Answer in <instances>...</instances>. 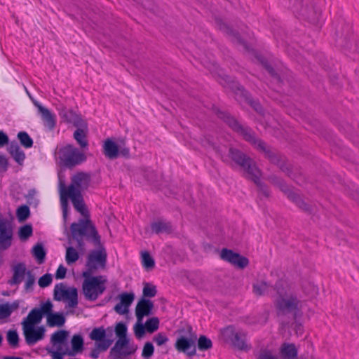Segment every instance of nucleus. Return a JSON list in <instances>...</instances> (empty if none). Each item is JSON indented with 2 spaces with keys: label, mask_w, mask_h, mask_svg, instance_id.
Wrapping results in <instances>:
<instances>
[{
  "label": "nucleus",
  "mask_w": 359,
  "mask_h": 359,
  "mask_svg": "<svg viewBox=\"0 0 359 359\" xmlns=\"http://www.w3.org/2000/svg\"><path fill=\"white\" fill-rule=\"evenodd\" d=\"M18 138L20 144L25 148H31L33 146V140L30 137L27 133L25 131L19 132Z\"/></svg>",
  "instance_id": "nucleus-44"
},
{
  "label": "nucleus",
  "mask_w": 359,
  "mask_h": 359,
  "mask_svg": "<svg viewBox=\"0 0 359 359\" xmlns=\"http://www.w3.org/2000/svg\"><path fill=\"white\" fill-rule=\"evenodd\" d=\"M145 325H144L142 322H139L137 320V323L134 326V332L135 335L137 338L140 339L142 338L144 334H145Z\"/></svg>",
  "instance_id": "nucleus-58"
},
{
  "label": "nucleus",
  "mask_w": 359,
  "mask_h": 359,
  "mask_svg": "<svg viewBox=\"0 0 359 359\" xmlns=\"http://www.w3.org/2000/svg\"><path fill=\"white\" fill-rule=\"evenodd\" d=\"M11 316V310L8 307V304H0V319H4Z\"/></svg>",
  "instance_id": "nucleus-61"
},
{
  "label": "nucleus",
  "mask_w": 359,
  "mask_h": 359,
  "mask_svg": "<svg viewBox=\"0 0 359 359\" xmlns=\"http://www.w3.org/2000/svg\"><path fill=\"white\" fill-rule=\"evenodd\" d=\"M290 1L292 4L291 9L297 17L308 20L312 23L316 22L320 14L319 11L309 7L307 4L303 5L302 0Z\"/></svg>",
  "instance_id": "nucleus-9"
},
{
  "label": "nucleus",
  "mask_w": 359,
  "mask_h": 359,
  "mask_svg": "<svg viewBox=\"0 0 359 359\" xmlns=\"http://www.w3.org/2000/svg\"><path fill=\"white\" fill-rule=\"evenodd\" d=\"M220 257L222 259L226 261L240 269H244L249 264V261L246 257L226 248L222 250L220 252Z\"/></svg>",
  "instance_id": "nucleus-15"
},
{
  "label": "nucleus",
  "mask_w": 359,
  "mask_h": 359,
  "mask_svg": "<svg viewBox=\"0 0 359 359\" xmlns=\"http://www.w3.org/2000/svg\"><path fill=\"white\" fill-rule=\"evenodd\" d=\"M62 301L67 302L70 308H75L78 304V291L75 287L66 289L64 299Z\"/></svg>",
  "instance_id": "nucleus-32"
},
{
  "label": "nucleus",
  "mask_w": 359,
  "mask_h": 359,
  "mask_svg": "<svg viewBox=\"0 0 359 359\" xmlns=\"http://www.w3.org/2000/svg\"><path fill=\"white\" fill-rule=\"evenodd\" d=\"M153 340L158 346H161L168 341V338L165 334L158 333L154 336Z\"/></svg>",
  "instance_id": "nucleus-62"
},
{
  "label": "nucleus",
  "mask_w": 359,
  "mask_h": 359,
  "mask_svg": "<svg viewBox=\"0 0 359 359\" xmlns=\"http://www.w3.org/2000/svg\"><path fill=\"white\" fill-rule=\"evenodd\" d=\"M219 29L226 33L229 36L231 37V40L239 43H243V41L241 40L238 33L234 30H233L231 27H229L226 24L219 25Z\"/></svg>",
  "instance_id": "nucleus-43"
},
{
  "label": "nucleus",
  "mask_w": 359,
  "mask_h": 359,
  "mask_svg": "<svg viewBox=\"0 0 359 359\" xmlns=\"http://www.w3.org/2000/svg\"><path fill=\"white\" fill-rule=\"evenodd\" d=\"M220 257L222 259L226 261L240 269H244L249 264V261L246 257L226 248L222 250L220 252Z\"/></svg>",
  "instance_id": "nucleus-17"
},
{
  "label": "nucleus",
  "mask_w": 359,
  "mask_h": 359,
  "mask_svg": "<svg viewBox=\"0 0 359 359\" xmlns=\"http://www.w3.org/2000/svg\"><path fill=\"white\" fill-rule=\"evenodd\" d=\"M142 263L143 266L147 270H151L154 269L155 266V262L154 259L152 258V257L150 255V254L144 251L142 252Z\"/></svg>",
  "instance_id": "nucleus-45"
},
{
  "label": "nucleus",
  "mask_w": 359,
  "mask_h": 359,
  "mask_svg": "<svg viewBox=\"0 0 359 359\" xmlns=\"http://www.w3.org/2000/svg\"><path fill=\"white\" fill-rule=\"evenodd\" d=\"M72 350L66 348L67 351V355L74 356L77 353H81L83 349V339L79 334H75L72 337Z\"/></svg>",
  "instance_id": "nucleus-28"
},
{
  "label": "nucleus",
  "mask_w": 359,
  "mask_h": 359,
  "mask_svg": "<svg viewBox=\"0 0 359 359\" xmlns=\"http://www.w3.org/2000/svg\"><path fill=\"white\" fill-rule=\"evenodd\" d=\"M197 341L198 348L200 351H206L212 347V341L205 335H201Z\"/></svg>",
  "instance_id": "nucleus-46"
},
{
  "label": "nucleus",
  "mask_w": 359,
  "mask_h": 359,
  "mask_svg": "<svg viewBox=\"0 0 359 359\" xmlns=\"http://www.w3.org/2000/svg\"><path fill=\"white\" fill-rule=\"evenodd\" d=\"M57 154L60 163L68 168H72L86 161L85 154L72 144L60 148Z\"/></svg>",
  "instance_id": "nucleus-4"
},
{
  "label": "nucleus",
  "mask_w": 359,
  "mask_h": 359,
  "mask_svg": "<svg viewBox=\"0 0 359 359\" xmlns=\"http://www.w3.org/2000/svg\"><path fill=\"white\" fill-rule=\"evenodd\" d=\"M67 273V269L62 266L60 265L57 268L55 273V278L56 279H63L65 278Z\"/></svg>",
  "instance_id": "nucleus-63"
},
{
  "label": "nucleus",
  "mask_w": 359,
  "mask_h": 359,
  "mask_svg": "<svg viewBox=\"0 0 359 359\" xmlns=\"http://www.w3.org/2000/svg\"><path fill=\"white\" fill-rule=\"evenodd\" d=\"M29 215H30L29 208L26 205L20 206L18 208L17 212H16V215H17L18 219L20 222L25 221L29 217Z\"/></svg>",
  "instance_id": "nucleus-50"
},
{
  "label": "nucleus",
  "mask_w": 359,
  "mask_h": 359,
  "mask_svg": "<svg viewBox=\"0 0 359 359\" xmlns=\"http://www.w3.org/2000/svg\"><path fill=\"white\" fill-rule=\"evenodd\" d=\"M217 115L233 130L241 134L245 140L255 145L257 149L264 152L266 158H268L272 163L278 164L280 169L285 171L284 166L282 164H279V160L277 156L267 148L265 142L261 140L256 139L254 133L249 128L240 124L233 117L230 116V115L226 112L217 110Z\"/></svg>",
  "instance_id": "nucleus-2"
},
{
  "label": "nucleus",
  "mask_w": 359,
  "mask_h": 359,
  "mask_svg": "<svg viewBox=\"0 0 359 359\" xmlns=\"http://www.w3.org/2000/svg\"><path fill=\"white\" fill-rule=\"evenodd\" d=\"M82 288L86 299L95 301L106 290L107 280L102 276L83 277Z\"/></svg>",
  "instance_id": "nucleus-5"
},
{
  "label": "nucleus",
  "mask_w": 359,
  "mask_h": 359,
  "mask_svg": "<svg viewBox=\"0 0 359 359\" xmlns=\"http://www.w3.org/2000/svg\"><path fill=\"white\" fill-rule=\"evenodd\" d=\"M35 283V277L31 271L27 272V279L25 280V289L26 290H30Z\"/></svg>",
  "instance_id": "nucleus-60"
},
{
  "label": "nucleus",
  "mask_w": 359,
  "mask_h": 359,
  "mask_svg": "<svg viewBox=\"0 0 359 359\" xmlns=\"http://www.w3.org/2000/svg\"><path fill=\"white\" fill-rule=\"evenodd\" d=\"M257 359H278V357L273 354L271 351L265 348L260 350L257 356Z\"/></svg>",
  "instance_id": "nucleus-57"
},
{
  "label": "nucleus",
  "mask_w": 359,
  "mask_h": 359,
  "mask_svg": "<svg viewBox=\"0 0 359 359\" xmlns=\"http://www.w3.org/2000/svg\"><path fill=\"white\" fill-rule=\"evenodd\" d=\"M220 257L222 259L226 261L240 269H244L249 264V261L246 257L226 248L222 250L220 252Z\"/></svg>",
  "instance_id": "nucleus-16"
},
{
  "label": "nucleus",
  "mask_w": 359,
  "mask_h": 359,
  "mask_svg": "<svg viewBox=\"0 0 359 359\" xmlns=\"http://www.w3.org/2000/svg\"><path fill=\"white\" fill-rule=\"evenodd\" d=\"M137 348V346L130 344L129 340H117L110 350V359H128Z\"/></svg>",
  "instance_id": "nucleus-10"
},
{
  "label": "nucleus",
  "mask_w": 359,
  "mask_h": 359,
  "mask_svg": "<svg viewBox=\"0 0 359 359\" xmlns=\"http://www.w3.org/2000/svg\"><path fill=\"white\" fill-rule=\"evenodd\" d=\"M62 301L67 302L70 308H75L78 304V291L75 287L66 289L64 299Z\"/></svg>",
  "instance_id": "nucleus-31"
},
{
  "label": "nucleus",
  "mask_w": 359,
  "mask_h": 359,
  "mask_svg": "<svg viewBox=\"0 0 359 359\" xmlns=\"http://www.w3.org/2000/svg\"><path fill=\"white\" fill-rule=\"evenodd\" d=\"M133 293L124 292L120 295V302L124 306L129 307L134 300Z\"/></svg>",
  "instance_id": "nucleus-56"
},
{
  "label": "nucleus",
  "mask_w": 359,
  "mask_h": 359,
  "mask_svg": "<svg viewBox=\"0 0 359 359\" xmlns=\"http://www.w3.org/2000/svg\"><path fill=\"white\" fill-rule=\"evenodd\" d=\"M23 333L26 343L28 345H34L44 337L45 329L43 327H34V325H22Z\"/></svg>",
  "instance_id": "nucleus-19"
},
{
  "label": "nucleus",
  "mask_w": 359,
  "mask_h": 359,
  "mask_svg": "<svg viewBox=\"0 0 359 359\" xmlns=\"http://www.w3.org/2000/svg\"><path fill=\"white\" fill-rule=\"evenodd\" d=\"M79 259V254L74 248L69 246L66 248L65 260L68 265L75 263Z\"/></svg>",
  "instance_id": "nucleus-39"
},
{
  "label": "nucleus",
  "mask_w": 359,
  "mask_h": 359,
  "mask_svg": "<svg viewBox=\"0 0 359 359\" xmlns=\"http://www.w3.org/2000/svg\"><path fill=\"white\" fill-rule=\"evenodd\" d=\"M58 114L63 121L72 123L74 126L79 127L82 125V118L74 110L67 109L64 105H61L58 109Z\"/></svg>",
  "instance_id": "nucleus-20"
},
{
  "label": "nucleus",
  "mask_w": 359,
  "mask_h": 359,
  "mask_svg": "<svg viewBox=\"0 0 359 359\" xmlns=\"http://www.w3.org/2000/svg\"><path fill=\"white\" fill-rule=\"evenodd\" d=\"M74 138L81 149H86L88 147V142L86 138V133L83 129L78 128L76 130L74 133Z\"/></svg>",
  "instance_id": "nucleus-38"
},
{
  "label": "nucleus",
  "mask_w": 359,
  "mask_h": 359,
  "mask_svg": "<svg viewBox=\"0 0 359 359\" xmlns=\"http://www.w3.org/2000/svg\"><path fill=\"white\" fill-rule=\"evenodd\" d=\"M115 333L118 337V340L124 339V340H129L127 338L126 334H127V327L125 323L120 322L118 323L114 328Z\"/></svg>",
  "instance_id": "nucleus-48"
},
{
  "label": "nucleus",
  "mask_w": 359,
  "mask_h": 359,
  "mask_svg": "<svg viewBox=\"0 0 359 359\" xmlns=\"http://www.w3.org/2000/svg\"><path fill=\"white\" fill-rule=\"evenodd\" d=\"M13 235L11 223L6 219H0V250H5L11 246Z\"/></svg>",
  "instance_id": "nucleus-13"
},
{
  "label": "nucleus",
  "mask_w": 359,
  "mask_h": 359,
  "mask_svg": "<svg viewBox=\"0 0 359 359\" xmlns=\"http://www.w3.org/2000/svg\"><path fill=\"white\" fill-rule=\"evenodd\" d=\"M229 156L245 171L248 177L260 188L264 195L269 196L267 187L260 182V171L252 158L241 151L233 147L229 149Z\"/></svg>",
  "instance_id": "nucleus-3"
},
{
  "label": "nucleus",
  "mask_w": 359,
  "mask_h": 359,
  "mask_svg": "<svg viewBox=\"0 0 359 359\" xmlns=\"http://www.w3.org/2000/svg\"><path fill=\"white\" fill-rule=\"evenodd\" d=\"M351 33V25L350 24H346L344 25V28H343L340 32V39L344 41L347 40V38L350 36V34ZM351 40L349 39L348 41H345L344 43H343V41L341 42V46H343L346 48H351L349 43H351Z\"/></svg>",
  "instance_id": "nucleus-42"
},
{
  "label": "nucleus",
  "mask_w": 359,
  "mask_h": 359,
  "mask_svg": "<svg viewBox=\"0 0 359 359\" xmlns=\"http://www.w3.org/2000/svg\"><path fill=\"white\" fill-rule=\"evenodd\" d=\"M269 180L271 184L276 186L283 192H284L287 197L294 201L301 209L304 210H309L307 204L299 197V196L293 192L282 179L276 175H271L269 177Z\"/></svg>",
  "instance_id": "nucleus-11"
},
{
  "label": "nucleus",
  "mask_w": 359,
  "mask_h": 359,
  "mask_svg": "<svg viewBox=\"0 0 359 359\" xmlns=\"http://www.w3.org/2000/svg\"><path fill=\"white\" fill-rule=\"evenodd\" d=\"M8 151L13 159L19 164L22 165L25 158L24 151L20 149L18 142H12L8 147Z\"/></svg>",
  "instance_id": "nucleus-25"
},
{
  "label": "nucleus",
  "mask_w": 359,
  "mask_h": 359,
  "mask_svg": "<svg viewBox=\"0 0 359 359\" xmlns=\"http://www.w3.org/2000/svg\"><path fill=\"white\" fill-rule=\"evenodd\" d=\"M157 293L156 286L148 283H144L143 288V295L147 297H154Z\"/></svg>",
  "instance_id": "nucleus-53"
},
{
  "label": "nucleus",
  "mask_w": 359,
  "mask_h": 359,
  "mask_svg": "<svg viewBox=\"0 0 359 359\" xmlns=\"http://www.w3.org/2000/svg\"><path fill=\"white\" fill-rule=\"evenodd\" d=\"M196 341L197 336L196 334H191L189 337L180 336L175 343V348L178 352L184 353L191 357L196 354Z\"/></svg>",
  "instance_id": "nucleus-12"
},
{
  "label": "nucleus",
  "mask_w": 359,
  "mask_h": 359,
  "mask_svg": "<svg viewBox=\"0 0 359 359\" xmlns=\"http://www.w3.org/2000/svg\"><path fill=\"white\" fill-rule=\"evenodd\" d=\"M62 301L67 302L70 308H75L78 304V291L75 287L66 289L64 299Z\"/></svg>",
  "instance_id": "nucleus-33"
},
{
  "label": "nucleus",
  "mask_w": 359,
  "mask_h": 359,
  "mask_svg": "<svg viewBox=\"0 0 359 359\" xmlns=\"http://www.w3.org/2000/svg\"><path fill=\"white\" fill-rule=\"evenodd\" d=\"M90 175L84 172H79L71 178V184L69 187H73L75 193L86 190L90 184Z\"/></svg>",
  "instance_id": "nucleus-18"
},
{
  "label": "nucleus",
  "mask_w": 359,
  "mask_h": 359,
  "mask_svg": "<svg viewBox=\"0 0 359 359\" xmlns=\"http://www.w3.org/2000/svg\"><path fill=\"white\" fill-rule=\"evenodd\" d=\"M67 196H69L71 199L75 210L80 212L81 215H85L86 212V207L82 194L80 192H73V187H67Z\"/></svg>",
  "instance_id": "nucleus-22"
},
{
  "label": "nucleus",
  "mask_w": 359,
  "mask_h": 359,
  "mask_svg": "<svg viewBox=\"0 0 359 359\" xmlns=\"http://www.w3.org/2000/svg\"><path fill=\"white\" fill-rule=\"evenodd\" d=\"M52 280L53 278L51 274L46 273L39 279L38 283L41 287L43 288L50 285Z\"/></svg>",
  "instance_id": "nucleus-59"
},
{
  "label": "nucleus",
  "mask_w": 359,
  "mask_h": 359,
  "mask_svg": "<svg viewBox=\"0 0 359 359\" xmlns=\"http://www.w3.org/2000/svg\"><path fill=\"white\" fill-rule=\"evenodd\" d=\"M273 287L265 281H260L253 284V292L257 296L267 295Z\"/></svg>",
  "instance_id": "nucleus-35"
},
{
  "label": "nucleus",
  "mask_w": 359,
  "mask_h": 359,
  "mask_svg": "<svg viewBox=\"0 0 359 359\" xmlns=\"http://www.w3.org/2000/svg\"><path fill=\"white\" fill-rule=\"evenodd\" d=\"M151 229L152 231L156 234L162 233H170L172 231L170 223L163 220H158L151 223Z\"/></svg>",
  "instance_id": "nucleus-30"
},
{
  "label": "nucleus",
  "mask_w": 359,
  "mask_h": 359,
  "mask_svg": "<svg viewBox=\"0 0 359 359\" xmlns=\"http://www.w3.org/2000/svg\"><path fill=\"white\" fill-rule=\"evenodd\" d=\"M233 87L237 89L238 92H239L245 97L248 103H249L252 107H253L257 112L260 113L262 111V107L259 105V104L251 100L248 97L247 92L245 90L243 86L239 85L237 82L233 81Z\"/></svg>",
  "instance_id": "nucleus-37"
},
{
  "label": "nucleus",
  "mask_w": 359,
  "mask_h": 359,
  "mask_svg": "<svg viewBox=\"0 0 359 359\" xmlns=\"http://www.w3.org/2000/svg\"><path fill=\"white\" fill-rule=\"evenodd\" d=\"M33 233L32 226L30 224H25L21 226L18 231L19 238L22 241L27 240Z\"/></svg>",
  "instance_id": "nucleus-47"
},
{
  "label": "nucleus",
  "mask_w": 359,
  "mask_h": 359,
  "mask_svg": "<svg viewBox=\"0 0 359 359\" xmlns=\"http://www.w3.org/2000/svg\"><path fill=\"white\" fill-rule=\"evenodd\" d=\"M26 267L25 264L18 263L13 267V275L12 280L10 281L11 285H18L24 279L25 275H27Z\"/></svg>",
  "instance_id": "nucleus-27"
},
{
  "label": "nucleus",
  "mask_w": 359,
  "mask_h": 359,
  "mask_svg": "<svg viewBox=\"0 0 359 359\" xmlns=\"http://www.w3.org/2000/svg\"><path fill=\"white\" fill-rule=\"evenodd\" d=\"M283 359H297L298 350L294 344L283 343L280 348Z\"/></svg>",
  "instance_id": "nucleus-26"
},
{
  "label": "nucleus",
  "mask_w": 359,
  "mask_h": 359,
  "mask_svg": "<svg viewBox=\"0 0 359 359\" xmlns=\"http://www.w3.org/2000/svg\"><path fill=\"white\" fill-rule=\"evenodd\" d=\"M159 326V320L156 317L148 319L145 323L146 330L149 333H153L158 330Z\"/></svg>",
  "instance_id": "nucleus-51"
},
{
  "label": "nucleus",
  "mask_w": 359,
  "mask_h": 359,
  "mask_svg": "<svg viewBox=\"0 0 359 359\" xmlns=\"http://www.w3.org/2000/svg\"><path fill=\"white\" fill-rule=\"evenodd\" d=\"M222 334L234 348L244 351L250 350L251 346L247 342V332L244 330L228 326L224 329Z\"/></svg>",
  "instance_id": "nucleus-7"
},
{
  "label": "nucleus",
  "mask_w": 359,
  "mask_h": 359,
  "mask_svg": "<svg viewBox=\"0 0 359 359\" xmlns=\"http://www.w3.org/2000/svg\"><path fill=\"white\" fill-rule=\"evenodd\" d=\"M43 316L38 308L33 309L23 320L22 325H34L41 322Z\"/></svg>",
  "instance_id": "nucleus-34"
},
{
  "label": "nucleus",
  "mask_w": 359,
  "mask_h": 359,
  "mask_svg": "<svg viewBox=\"0 0 359 359\" xmlns=\"http://www.w3.org/2000/svg\"><path fill=\"white\" fill-rule=\"evenodd\" d=\"M67 350L66 351H49L53 359H63L64 355H67Z\"/></svg>",
  "instance_id": "nucleus-64"
},
{
  "label": "nucleus",
  "mask_w": 359,
  "mask_h": 359,
  "mask_svg": "<svg viewBox=\"0 0 359 359\" xmlns=\"http://www.w3.org/2000/svg\"><path fill=\"white\" fill-rule=\"evenodd\" d=\"M106 330L104 327L94 328L89 334L91 340L95 341V345L102 351H107L112 344L113 339H106Z\"/></svg>",
  "instance_id": "nucleus-14"
},
{
  "label": "nucleus",
  "mask_w": 359,
  "mask_h": 359,
  "mask_svg": "<svg viewBox=\"0 0 359 359\" xmlns=\"http://www.w3.org/2000/svg\"><path fill=\"white\" fill-rule=\"evenodd\" d=\"M283 281H278L274 290L278 296L274 300V306L278 317H288L292 316L295 319L302 309L303 302L296 294L289 293L283 287Z\"/></svg>",
  "instance_id": "nucleus-1"
},
{
  "label": "nucleus",
  "mask_w": 359,
  "mask_h": 359,
  "mask_svg": "<svg viewBox=\"0 0 359 359\" xmlns=\"http://www.w3.org/2000/svg\"><path fill=\"white\" fill-rule=\"evenodd\" d=\"M7 341L8 344L13 348L18 346L19 344V337L16 330H10L7 332L6 335Z\"/></svg>",
  "instance_id": "nucleus-49"
},
{
  "label": "nucleus",
  "mask_w": 359,
  "mask_h": 359,
  "mask_svg": "<svg viewBox=\"0 0 359 359\" xmlns=\"http://www.w3.org/2000/svg\"><path fill=\"white\" fill-rule=\"evenodd\" d=\"M41 316H46L48 318V315H50L53 312V304L50 301H47L41 304L40 308H38Z\"/></svg>",
  "instance_id": "nucleus-54"
},
{
  "label": "nucleus",
  "mask_w": 359,
  "mask_h": 359,
  "mask_svg": "<svg viewBox=\"0 0 359 359\" xmlns=\"http://www.w3.org/2000/svg\"><path fill=\"white\" fill-rule=\"evenodd\" d=\"M59 191L63 216L64 217H66L67 215L68 198H69V197L67 196V187L65 184V182L61 179H60L59 182Z\"/></svg>",
  "instance_id": "nucleus-29"
},
{
  "label": "nucleus",
  "mask_w": 359,
  "mask_h": 359,
  "mask_svg": "<svg viewBox=\"0 0 359 359\" xmlns=\"http://www.w3.org/2000/svg\"><path fill=\"white\" fill-rule=\"evenodd\" d=\"M70 230L73 238L86 236L91 239L95 245L100 243V237L89 219H81L78 223L72 224Z\"/></svg>",
  "instance_id": "nucleus-6"
},
{
  "label": "nucleus",
  "mask_w": 359,
  "mask_h": 359,
  "mask_svg": "<svg viewBox=\"0 0 359 359\" xmlns=\"http://www.w3.org/2000/svg\"><path fill=\"white\" fill-rule=\"evenodd\" d=\"M68 333L65 330H58L51 336V342L54 346L62 344L67 340Z\"/></svg>",
  "instance_id": "nucleus-40"
},
{
  "label": "nucleus",
  "mask_w": 359,
  "mask_h": 359,
  "mask_svg": "<svg viewBox=\"0 0 359 359\" xmlns=\"http://www.w3.org/2000/svg\"><path fill=\"white\" fill-rule=\"evenodd\" d=\"M66 290L62 283L57 284L54 288V299L56 301H62L64 299V293Z\"/></svg>",
  "instance_id": "nucleus-52"
},
{
  "label": "nucleus",
  "mask_w": 359,
  "mask_h": 359,
  "mask_svg": "<svg viewBox=\"0 0 359 359\" xmlns=\"http://www.w3.org/2000/svg\"><path fill=\"white\" fill-rule=\"evenodd\" d=\"M154 348L151 342H146L142 350V356L144 359H149L154 354Z\"/></svg>",
  "instance_id": "nucleus-55"
},
{
  "label": "nucleus",
  "mask_w": 359,
  "mask_h": 359,
  "mask_svg": "<svg viewBox=\"0 0 359 359\" xmlns=\"http://www.w3.org/2000/svg\"><path fill=\"white\" fill-rule=\"evenodd\" d=\"M33 255L37 259L39 264L44 262L46 257V251L41 243H37L32 248Z\"/></svg>",
  "instance_id": "nucleus-41"
},
{
  "label": "nucleus",
  "mask_w": 359,
  "mask_h": 359,
  "mask_svg": "<svg viewBox=\"0 0 359 359\" xmlns=\"http://www.w3.org/2000/svg\"><path fill=\"white\" fill-rule=\"evenodd\" d=\"M154 308L153 302L149 299H140L135 308V315L139 322H142L144 316L151 314Z\"/></svg>",
  "instance_id": "nucleus-23"
},
{
  "label": "nucleus",
  "mask_w": 359,
  "mask_h": 359,
  "mask_svg": "<svg viewBox=\"0 0 359 359\" xmlns=\"http://www.w3.org/2000/svg\"><path fill=\"white\" fill-rule=\"evenodd\" d=\"M107 257V252L104 248L90 251L87 257L86 264L87 270L83 272V277L90 276L95 271L99 269H104Z\"/></svg>",
  "instance_id": "nucleus-8"
},
{
  "label": "nucleus",
  "mask_w": 359,
  "mask_h": 359,
  "mask_svg": "<svg viewBox=\"0 0 359 359\" xmlns=\"http://www.w3.org/2000/svg\"><path fill=\"white\" fill-rule=\"evenodd\" d=\"M65 323V318L62 313H52L47 318V324L49 327H61Z\"/></svg>",
  "instance_id": "nucleus-36"
},
{
  "label": "nucleus",
  "mask_w": 359,
  "mask_h": 359,
  "mask_svg": "<svg viewBox=\"0 0 359 359\" xmlns=\"http://www.w3.org/2000/svg\"><path fill=\"white\" fill-rule=\"evenodd\" d=\"M34 105L38 109L44 126L49 130H53L56 125L55 116L50 110L42 106L38 101L32 100Z\"/></svg>",
  "instance_id": "nucleus-21"
},
{
  "label": "nucleus",
  "mask_w": 359,
  "mask_h": 359,
  "mask_svg": "<svg viewBox=\"0 0 359 359\" xmlns=\"http://www.w3.org/2000/svg\"><path fill=\"white\" fill-rule=\"evenodd\" d=\"M103 153L109 159H116L119 155V148L115 142L108 138L104 142Z\"/></svg>",
  "instance_id": "nucleus-24"
}]
</instances>
